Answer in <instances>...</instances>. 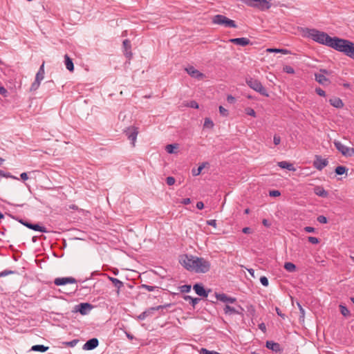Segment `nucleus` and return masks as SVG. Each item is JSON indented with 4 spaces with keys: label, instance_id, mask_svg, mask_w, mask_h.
<instances>
[{
    "label": "nucleus",
    "instance_id": "f257e3e1",
    "mask_svg": "<svg viewBox=\"0 0 354 354\" xmlns=\"http://www.w3.org/2000/svg\"><path fill=\"white\" fill-rule=\"evenodd\" d=\"M180 264L189 271L196 273H206L210 270L209 261L193 255L184 254L180 257Z\"/></svg>",
    "mask_w": 354,
    "mask_h": 354
},
{
    "label": "nucleus",
    "instance_id": "f03ea898",
    "mask_svg": "<svg viewBox=\"0 0 354 354\" xmlns=\"http://www.w3.org/2000/svg\"><path fill=\"white\" fill-rule=\"evenodd\" d=\"M330 47L354 59V43L349 40L334 37Z\"/></svg>",
    "mask_w": 354,
    "mask_h": 354
},
{
    "label": "nucleus",
    "instance_id": "7ed1b4c3",
    "mask_svg": "<svg viewBox=\"0 0 354 354\" xmlns=\"http://www.w3.org/2000/svg\"><path fill=\"white\" fill-rule=\"evenodd\" d=\"M307 36L310 37L315 41L330 47V44L333 41V37L327 33L319 31L317 29L306 28Z\"/></svg>",
    "mask_w": 354,
    "mask_h": 354
},
{
    "label": "nucleus",
    "instance_id": "20e7f679",
    "mask_svg": "<svg viewBox=\"0 0 354 354\" xmlns=\"http://www.w3.org/2000/svg\"><path fill=\"white\" fill-rule=\"evenodd\" d=\"M246 83L251 88L259 93L261 95L266 97L269 96L266 89L258 80L249 77L246 79Z\"/></svg>",
    "mask_w": 354,
    "mask_h": 354
},
{
    "label": "nucleus",
    "instance_id": "39448f33",
    "mask_svg": "<svg viewBox=\"0 0 354 354\" xmlns=\"http://www.w3.org/2000/svg\"><path fill=\"white\" fill-rule=\"evenodd\" d=\"M212 23L214 24L224 26L225 27L236 28L234 21L222 15H216L212 17Z\"/></svg>",
    "mask_w": 354,
    "mask_h": 354
},
{
    "label": "nucleus",
    "instance_id": "423d86ee",
    "mask_svg": "<svg viewBox=\"0 0 354 354\" xmlns=\"http://www.w3.org/2000/svg\"><path fill=\"white\" fill-rule=\"evenodd\" d=\"M334 145L336 149L344 156L351 157L354 155V148H351L344 146L339 141L335 140Z\"/></svg>",
    "mask_w": 354,
    "mask_h": 354
},
{
    "label": "nucleus",
    "instance_id": "0eeeda50",
    "mask_svg": "<svg viewBox=\"0 0 354 354\" xmlns=\"http://www.w3.org/2000/svg\"><path fill=\"white\" fill-rule=\"evenodd\" d=\"M171 306V304H167L165 305H160L156 307H151L148 309H147L145 311L142 313L138 317V319L140 320L145 319L147 317L151 315L154 311L158 310H162L165 308H167V307H170Z\"/></svg>",
    "mask_w": 354,
    "mask_h": 354
},
{
    "label": "nucleus",
    "instance_id": "6e6552de",
    "mask_svg": "<svg viewBox=\"0 0 354 354\" xmlns=\"http://www.w3.org/2000/svg\"><path fill=\"white\" fill-rule=\"evenodd\" d=\"M124 133L128 139L131 141V144L134 147L137 136L138 134V128L133 126L129 127L124 131Z\"/></svg>",
    "mask_w": 354,
    "mask_h": 354
},
{
    "label": "nucleus",
    "instance_id": "1a4fd4ad",
    "mask_svg": "<svg viewBox=\"0 0 354 354\" xmlns=\"http://www.w3.org/2000/svg\"><path fill=\"white\" fill-rule=\"evenodd\" d=\"M19 222L24 225V226L27 227L29 229H31L35 231H39L41 232H47V230L45 227L39 225L38 223H31L26 221H24L23 219L19 220Z\"/></svg>",
    "mask_w": 354,
    "mask_h": 354
},
{
    "label": "nucleus",
    "instance_id": "9d476101",
    "mask_svg": "<svg viewBox=\"0 0 354 354\" xmlns=\"http://www.w3.org/2000/svg\"><path fill=\"white\" fill-rule=\"evenodd\" d=\"M93 307L89 303H81L75 306V312H79L81 315H85L88 313Z\"/></svg>",
    "mask_w": 354,
    "mask_h": 354
},
{
    "label": "nucleus",
    "instance_id": "9b49d317",
    "mask_svg": "<svg viewBox=\"0 0 354 354\" xmlns=\"http://www.w3.org/2000/svg\"><path fill=\"white\" fill-rule=\"evenodd\" d=\"M328 164L327 159H323L321 156L316 155L315 160L313 162V166L318 170H322Z\"/></svg>",
    "mask_w": 354,
    "mask_h": 354
},
{
    "label": "nucleus",
    "instance_id": "f8f14e48",
    "mask_svg": "<svg viewBox=\"0 0 354 354\" xmlns=\"http://www.w3.org/2000/svg\"><path fill=\"white\" fill-rule=\"evenodd\" d=\"M193 289L196 292V293L203 297H207L208 296V294L209 292H211V290H205L203 285L201 283H196L193 286Z\"/></svg>",
    "mask_w": 354,
    "mask_h": 354
},
{
    "label": "nucleus",
    "instance_id": "ddd939ff",
    "mask_svg": "<svg viewBox=\"0 0 354 354\" xmlns=\"http://www.w3.org/2000/svg\"><path fill=\"white\" fill-rule=\"evenodd\" d=\"M77 283V280L72 277H59V278H56L55 280H54V283L56 285V286H64L67 283Z\"/></svg>",
    "mask_w": 354,
    "mask_h": 354
},
{
    "label": "nucleus",
    "instance_id": "4468645a",
    "mask_svg": "<svg viewBox=\"0 0 354 354\" xmlns=\"http://www.w3.org/2000/svg\"><path fill=\"white\" fill-rule=\"evenodd\" d=\"M123 51L125 57L130 59L132 57L133 53L131 52V41L129 39H124L122 42Z\"/></svg>",
    "mask_w": 354,
    "mask_h": 354
},
{
    "label": "nucleus",
    "instance_id": "2eb2a0df",
    "mask_svg": "<svg viewBox=\"0 0 354 354\" xmlns=\"http://www.w3.org/2000/svg\"><path fill=\"white\" fill-rule=\"evenodd\" d=\"M99 344V341L97 338H92L88 339L83 346L82 348L86 351H90L95 348Z\"/></svg>",
    "mask_w": 354,
    "mask_h": 354
},
{
    "label": "nucleus",
    "instance_id": "dca6fc26",
    "mask_svg": "<svg viewBox=\"0 0 354 354\" xmlns=\"http://www.w3.org/2000/svg\"><path fill=\"white\" fill-rule=\"evenodd\" d=\"M215 295H216V297L218 300L225 302V303L233 304L236 301V298L228 297L227 295H226L224 293L221 294V293L216 292Z\"/></svg>",
    "mask_w": 354,
    "mask_h": 354
},
{
    "label": "nucleus",
    "instance_id": "f3484780",
    "mask_svg": "<svg viewBox=\"0 0 354 354\" xmlns=\"http://www.w3.org/2000/svg\"><path fill=\"white\" fill-rule=\"evenodd\" d=\"M186 71L187 73L191 75L192 77L196 79H202L204 77V74L196 70L194 66H189L186 68Z\"/></svg>",
    "mask_w": 354,
    "mask_h": 354
},
{
    "label": "nucleus",
    "instance_id": "a211bd4d",
    "mask_svg": "<svg viewBox=\"0 0 354 354\" xmlns=\"http://www.w3.org/2000/svg\"><path fill=\"white\" fill-rule=\"evenodd\" d=\"M229 42L241 46H245L250 44V39L246 37L230 39H229Z\"/></svg>",
    "mask_w": 354,
    "mask_h": 354
},
{
    "label": "nucleus",
    "instance_id": "6ab92c4d",
    "mask_svg": "<svg viewBox=\"0 0 354 354\" xmlns=\"http://www.w3.org/2000/svg\"><path fill=\"white\" fill-rule=\"evenodd\" d=\"M224 310V313L225 314H228V315H233V314H239V315H241L242 314V312L244 310L243 308L239 306V309H236L233 307H231L229 305H226L223 309Z\"/></svg>",
    "mask_w": 354,
    "mask_h": 354
},
{
    "label": "nucleus",
    "instance_id": "aec40b11",
    "mask_svg": "<svg viewBox=\"0 0 354 354\" xmlns=\"http://www.w3.org/2000/svg\"><path fill=\"white\" fill-rule=\"evenodd\" d=\"M315 78L317 82H319L320 84H322L324 86L328 85L330 83V81L329 80V79L326 77V76L324 75V74L315 73Z\"/></svg>",
    "mask_w": 354,
    "mask_h": 354
},
{
    "label": "nucleus",
    "instance_id": "412c9836",
    "mask_svg": "<svg viewBox=\"0 0 354 354\" xmlns=\"http://www.w3.org/2000/svg\"><path fill=\"white\" fill-rule=\"evenodd\" d=\"M266 346L268 349H270L276 353L280 352L281 351L280 344L273 341H267Z\"/></svg>",
    "mask_w": 354,
    "mask_h": 354
},
{
    "label": "nucleus",
    "instance_id": "4be33fe9",
    "mask_svg": "<svg viewBox=\"0 0 354 354\" xmlns=\"http://www.w3.org/2000/svg\"><path fill=\"white\" fill-rule=\"evenodd\" d=\"M329 102L330 105L337 109H341L344 106V103L339 97H335L331 98L329 100Z\"/></svg>",
    "mask_w": 354,
    "mask_h": 354
},
{
    "label": "nucleus",
    "instance_id": "5701e85b",
    "mask_svg": "<svg viewBox=\"0 0 354 354\" xmlns=\"http://www.w3.org/2000/svg\"><path fill=\"white\" fill-rule=\"evenodd\" d=\"M314 193L321 197L326 198L328 196V193L322 186H316L314 188Z\"/></svg>",
    "mask_w": 354,
    "mask_h": 354
},
{
    "label": "nucleus",
    "instance_id": "b1692460",
    "mask_svg": "<svg viewBox=\"0 0 354 354\" xmlns=\"http://www.w3.org/2000/svg\"><path fill=\"white\" fill-rule=\"evenodd\" d=\"M64 62H65L66 68L70 72H73L74 71V64H73L72 59L68 55H64Z\"/></svg>",
    "mask_w": 354,
    "mask_h": 354
},
{
    "label": "nucleus",
    "instance_id": "393cba45",
    "mask_svg": "<svg viewBox=\"0 0 354 354\" xmlns=\"http://www.w3.org/2000/svg\"><path fill=\"white\" fill-rule=\"evenodd\" d=\"M109 279L113 283L114 286L115 288H117V289H118L117 290V292L118 294L119 292H120V288H122L123 286H124L123 282H122L119 279H118L116 278H114V277H109Z\"/></svg>",
    "mask_w": 354,
    "mask_h": 354
},
{
    "label": "nucleus",
    "instance_id": "a878e982",
    "mask_svg": "<svg viewBox=\"0 0 354 354\" xmlns=\"http://www.w3.org/2000/svg\"><path fill=\"white\" fill-rule=\"evenodd\" d=\"M278 166L282 169H286L289 171H295L293 165L286 161H281L278 162Z\"/></svg>",
    "mask_w": 354,
    "mask_h": 354
},
{
    "label": "nucleus",
    "instance_id": "bb28decb",
    "mask_svg": "<svg viewBox=\"0 0 354 354\" xmlns=\"http://www.w3.org/2000/svg\"><path fill=\"white\" fill-rule=\"evenodd\" d=\"M183 299L185 301H189L190 304L192 306V307L194 308H195L196 305L201 301L200 298H197V297L193 298L192 297L189 296V295H185L183 297Z\"/></svg>",
    "mask_w": 354,
    "mask_h": 354
},
{
    "label": "nucleus",
    "instance_id": "cd10ccee",
    "mask_svg": "<svg viewBox=\"0 0 354 354\" xmlns=\"http://www.w3.org/2000/svg\"><path fill=\"white\" fill-rule=\"evenodd\" d=\"M48 350V346H45L44 345H34L32 346L31 348V351H37V352H46V351Z\"/></svg>",
    "mask_w": 354,
    "mask_h": 354
},
{
    "label": "nucleus",
    "instance_id": "c85d7f7f",
    "mask_svg": "<svg viewBox=\"0 0 354 354\" xmlns=\"http://www.w3.org/2000/svg\"><path fill=\"white\" fill-rule=\"evenodd\" d=\"M283 267H284V268L287 271H288L290 272H295L296 271V268H297L296 266L294 263H291V262H286V263H285Z\"/></svg>",
    "mask_w": 354,
    "mask_h": 354
},
{
    "label": "nucleus",
    "instance_id": "c756f323",
    "mask_svg": "<svg viewBox=\"0 0 354 354\" xmlns=\"http://www.w3.org/2000/svg\"><path fill=\"white\" fill-rule=\"evenodd\" d=\"M267 51L270 53H281L284 55L290 53V51L285 48H268Z\"/></svg>",
    "mask_w": 354,
    "mask_h": 354
},
{
    "label": "nucleus",
    "instance_id": "7c9ffc66",
    "mask_svg": "<svg viewBox=\"0 0 354 354\" xmlns=\"http://www.w3.org/2000/svg\"><path fill=\"white\" fill-rule=\"evenodd\" d=\"M178 148V144H170L167 145L165 147V149L167 153H175L174 149H177Z\"/></svg>",
    "mask_w": 354,
    "mask_h": 354
},
{
    "label": "nucleus",
    "instance_id": "2f4dec72",
    "mask_svg": "<svg viewBox=\"0 0 354 354\" xmlns=\"http://www.w3.org/2000/svg\"><path fill=\"white\" fill-rule=\"evenodd\" d=\"M348 169L345 166H337L335 169V172L337 175H342L346 173Z\"/></svg>",
    "mask_w": 354,
    "mask_h": 354
},
{
    "label": "nucleus",
    "instance_id": "473e14b6",
    "mask_svg": "<svg viewBox=\"0 0 354 354\" xmlns=\"http://www.w3.org/2000/svg\"><path fill=\"white\" fill-rule=\"evenodd\" d=\"M339 309L343 316L348 317L351 315L349 310L345 306L339 305Z\"/></svg>",
    "mask_w": 354,
    "mask_h": 354
},
{
    "label": "nucleus",
    "instance_id": "72a5a7b5",
    "mask_svg": "<svg viewBox=\"0 0 354 354\" xmlns=\"http://www.w3.org/2000/svg\"><path fill=\"white\" fill-rule=\"evenodd\" d=\"M204 167L205 164L203 163L201 165H200L197 169H193L192 171V175L194 176H198L201 173Z\"/></svg>",
    "mask_w": 354,
    "mask_h": 354
},
{
    "label": "nucleus",
    "instance_id": "f704fd0d",
    "mask_svg": "<svg viewBox=\"0 0 354 354\" xmlns=\"http://www.w3.org/2000/svg\"><path fill=\"white\" fill-rule=\"evenodd\" d=\"M40 82L35 80L32 83L31 86L30 88V91H37L40 85Z\"/></svg>",
    "mask_w": 354,
    "mask_h": 354
},
{
    "label": "nucleus",
    "instance_id": "c9c22d12",
    "mask_svg": "<svg viewBox=\"0 0 354 354\" xmlns=\"http://www.w3.org/2000/svg\"><path fill=\"white\" fill-rule=\"evenodd\" d=\"M283 71L285 73H287L288 74H294L295 73L294 68L292 66H288V65L283 66Z\"/></svg>",
    "mask_w": 354,
    "mask_h": 354
},
{
    "label": "nucleus",
    "instance_id": "e433bc0d",
    "mask_svg": "<svg viewBox=\"0 0 354 354\" xmlns=\"http://www.w3.org/2000/svg\"><path fill=\"white\" fill-rule=\"evenodd\" d=\"M245 113L248 115L253 117H256V112L254 110L250 107H247L245 109Z\"/></svg>",
    "mask_w": 354,
    "mask_h": 354
},
{
    "label": "nucleus",
    "instance_id": "4c0bfd02",
    "mask_svg": "<svg viewBox=\"0 0 354 354\" xmlns=\"http://www.w3.org/2000/svg\"><path fill=\"white\" fill-rule=\"evenodd\" d=\"M16 271L6 270L0 272V278L6 277L8 274H15Z\"/></svg>",
    "mask_w": 354,
    "mask_h": 354
},
{
    "label": "nucleus",
    "instance_id": "58836bf2",
    "mask_svg": "<svg viewBox=\"0 0 354 354\" xmlns=\"http://www.w3.org/2000/svg\"><path fill=\"white\" fill-rule=\"evenodd\" d=\"M214 126L213 122L209 118H205L204 122V127L207 128H212Z\"/></svg>",
    "mask_w": 354,
    "mask_h": 354
},
{
    "label": "nucleus",
    "instance_id": "ea45409f",
    "mask_svg": "<svg viewBox=\"0 0 354 354\" xmlns=\"http://www.w3.org/2000/svg\"><path fill=\"white\" fill-rule=\"evenodd\" d=\"M181 292H189L191 290L190 285H183L180 287Z\"/></svg>",
    "mask_w": 354,
    "mask_h": 354
},
{
    "label": "nucleus",
    "instance_id": "a19ab883",
    "mask_svg": "<svg viewBox=\"0 0 354 354\" xmlns=\"http://www.w3.org/2000/svg\"><path fill=\"white\" fill-rule=\"evenodd\" d=\"M200 354H219V353L214 351H210L206 348H203L200 351Z\"/></svg>",
    "mask_w": 354,
    "mask_h": 354
},
{
    "label": "nucleus",
    "instance_id": "79ce46f5",
    "mask_svg": "<svg viewBox=\"0 0 354 354\" xmlns=\"http://www.w3.org/2000/svg\"><path fill=\"white\" fill-rule=\"evenodd\" d=\"M308 241L312 244H317L319 243V239L315 236H308Z\"/></svg>",
    "mask_w": 354,
    "mask_h": 354
},
{
    "label": "nucleus",
    "instance_id": "37998d69",
    "mask_svg": "<svg viewBox=\"0 0 354 354\" xmlns=\"http://www.w3.org/2000/svg\"><path fill=\"white\" fill-rule=\"evenodd\" d=\"M176 182V179L172 176H168L166 178V183L168 185H173Z\"/></svg>",
    "mask_w": 354,
    "mask_h": 354
},
{
    "label": "nucleus",
    "instance_id": "c03bdc74",
    "mask_svg": "<svg viewBox=\"0 0 354 354\" xmlns=\"http://www.w3.org/2000/svg\"><path fill=\"white\" fill-rule=\"evenodd\" d=\"M317 220L320 223H327L328 219L325 216L320 215L317 218Z\"/></svg>",
    "mask_w": 354,
    "mask_h": 354
},
{
    "label": "nucleus",
    "instance_id": "a18cd8bd",
    "mask_svg": "<svg viewBox=\"0 0 354 354\" xmlns=\"http://www.w3.org/2000/svg\"><path fill=\"white\" fill-rule=\"evenodd\" d=\"M260 282L263 286H268L269 284L268 279L266 277L263 276L260 278Z\"/></svg>",
    "mask_w": 354,
    "mask_h": 354
},
{
    "label": "nucleus",
    "instance_id": "49530a36",
    "mask_svg": "<svg viewBox=\"0 0 354 354\" xmlns=\"http://www.w3.org/2000/svg\"><path fill=\"white\" fill-rule=\"evenodd\" d=\"M141 288H145V289L147 290L148 291H153L158 287H156V286H149V285H147V284H142V285H141Z\"/></svg>",
    "mask_w": 354,
    "mask_h": 354
},
{
    "label": "nucleus",
    "instance_id": "de8ad7c7",
    "mask_svg": "<svg viewBox=\"0 0 354 354\" xmlns=\"http://www.w3.org/2000/svg\"><path fill=\"white\" fill-rule=\"evenodd\" d=\"M79 342L78 339H73L71 342H64V344L68 346H71V347H73L75 346L77 343Z\"/></svg>",
    "mask_w": 354,
    "mask_h": 354
},
{
    "label": "nucleus",
    "instance_id": "09e8293b",
    "mask_svg": "<svg viewBox=\"0 0 354 354\" xmlns=\"http://www.w3.org/2000/svg\"><path fill=\"white\" fill-rule=\"evenodd\" d=\"M270 196L277 197L281 195V192L279 190H271L269 192Z\"/></svg>",
    "mask_w": 354,
    "mask_h": 354
},
{
    "label": "nucleus",
    "instance_id": "8fccbe9b",
    "mask_svg": "<svg viewBox=\"0 0 354 354\" xmlns=\"http://www.w3.org/2000/svg\"><path fill=\"white\" fill-rule=\"evenodd\" d=\"M219 112L223 116H227L228 115V111L222 106H219Z\"/></svg>",
    "mask_w": 354,
    "mask_h": 354
},
{
    "label": "nucleus",
    "instance_id": "3c124183",
    "mask_svg": "<svg viewBox=\"0 0 354 354\" xmlns=\"http://www.w3.org/2000/svg\"><path fill=\"white\" fill-rule=\"evenodd\" d=\"M315 92L317 95H319L320 96L324 97L326 95L325 91L323 89H322L321 88H316Z\"/></svg>",
    "mask_w": 354,
    "mask_h": 354
},
{
    "label": "nucleus",
    "instance_id": "603ef678",
    "mask_svg": "<svg viewBox=\"0 0 354 354\" xmlns=\"http://www.w3.org/2000/svg\"><path fill=\"white\" fill-rule=\"evenodd\" d=\"M273 142L275 145H278L281 142V138L279 136L275 134L273 138Z\"/></svg>",
    "mask_w": 354,
    "mask_h": 354
},
{
    "label": "nucleus",
    "instance_id": "864d4df0",
    "mask_svg": "<svg viewBox=\"0 0 354 354\" xmlns=\"http://www.w3.org/2000/svg\"><path fill=\"white\" fill-rule=\"evenodd\" d=\"M297 305H298V307H299V309L300 311V314H301L300 318H302V319L304 320V315H305L304 309L302 308V306H301V304L299 303H297Z\"/></svg>",
    "mask_w": 354,
    "mask_h": 354
},
{
    "label": "nucleus",
    "instance_id": "5fc2aeb1",
    "mask_svg": "<svg viewBox=\"0 0 354 354\" xmlns=\"http://www.w3.org/2000/svg\"><path fill=\"white\" fill-rule=\"evenodd\" d=\"M188 106L189 107L194 108V109H198V104L196 101H194V100L191 101L189 103Z\"/></svg>",
    "mask_w": 354,
    "mask_h": 354
},
{
    "label": "nucleus",
    "instance_id": "6e6d98bb",
    "mask_svg": "<svg viewBox=\"0 0 354 354\" xmlns=\"http://www.w3.org/2000/svg\"><path fill=\"white\" fill-rule=\"evenodd\" d=\"M275 310H276V312H277V315H278L279 317H281L282 319H284L286 317V315H285V314H283V313H281V310H280L278 307H276V308H275Z\"/></svg>",
    "mask_w": 354,
    "mask_h": 354
},
{
    "label": "nucleus",
    "instance_id": "4d7b16f0",
    "mask_svg": "<svg viewBox=\"0 0 354 354\" xmlns=\"http://www.w3.org/2000/svg\"><path fill=\"white\" fill-rule=\"evenodd\" d=\"M44 64H45V62H43L42 64L41 65V66H40V68H39V71H37V73H39V74L44 75V74H45Z\"/></svg>",
    "mask_w": 354,
    "mask_h": 354
},
{
    "label": "nucleus",
    "instance_id": "13d9d810",
    "mask_svg": "<svg viewBox=\"0 0 354 354\" xmlns=\"http://www.w3.org/2000/svg\"><path fill=\"white\" fill-rule=\"evenodd\" d=\"M207 224L214 227H216V221L214 219L207 221Z\"/></svg>",
    "mask_w": 354,
    "mask_h": 354
},
{
    "label": "nucleus",
    "instance_id": "bf43d9fd",
    "mask_svg": "<svg viewBox=\"0 0 354 354\" xmlns=\"http://www.w3.org/2000/svg\"><path fill=\"white\" fill-rule=\"evenodd\" d=\"M330 73H331V72H330V71H328V70H326V69L321 68V69L319 70V73L318 74H324V75H330Z\"/></svg>",
    "mask_w": 354,
    "mask_h": 354
},
{
    "label": "nucleus",
    "instance_id": "052dcab7",
    "mask_svg": "<svg viewBox=\"0 0 354 354\" xmlns=\"http://www.w3.org/2000/svg\"><path fill=\"white\" fill-rule=\"evenodd\" d=\"M8 91L7 90L2 86H0V94L6 96Z\"/></svg>",
    "mask_w": 354,
    "mask_h": 354
},
{
    "label": "nucleus",
    "instance_id": "680f3d73",
    "mask_svg": "<svg viewBox=\"0 0 354 354\" xmlns=\"http://www.w3.org/2000/svg\"><path fill=\"white\" fill-rule=\"evenodd\" d=\"M315 229L313 227L307 226L304 227V231L306 232H314Z\"/></svg>",
    "mask_w": 354,
    "mask_h": 354
},
{
    "label": "nucleus",
    "instance_id": "e2e57ef3",
    "mask_svg": "<svg viewBox=\"0 0 354 354\" xmlns=\"http://www.w3.org/2000/svg\"><path fill=\"white\" fill-rule=\"evenodd\" d=\"M242 232L245 234H250L252 232V230L250 227H245L243 228Z\"/></svg>",
    "mask_w": 354,
    "mask_h": 354
},
{
    "label": "nucleus",
    "instance_id": "0e129e2a",
    "mask_svg": "<svg viewBox=\"0 0 354 354\" xmlns=\"http://www.w3.org/2000/svg\"><path fill=\"white\" fill-rule=\"evenodd\" d=\"M44 78V75L37 73L35 76V80H37L41 82V81Z\"/></svg>",
    "mask_w": 354,
    "mask_h": 354
},
{
    "label": "nucleus",
    "instance_id": "69168bd1",
    "mask_svg": "<svg viewBox=\"0 0 354 354\" xmlns=\"http://www.w3.org/2000/svg\"><path fill=\"white\" fill-rule=\"evenodd\" d=\"M227 101L229 102V103H234L235 102V98L232 96V95H228L227 97Z\"/></svg>",
    "mask_w": 354,
    "mask_h": 354
},
{
    "label": "nucleus",
    "instance_id": "338daca9",
    "mask_svg": "<svg viewBox=\"0 0 354 354\" xmlns=\"http://www.w3.org/2000/svg\"><path fill=\"white\" fill-rule=\"evenodd\" d=\"M196 207H197L198 209H203V207H204V203H203L202 201H198V202H197V203H196Z\"/></svg>",
    "mask_w": 354,
    "mask_h": 354
},
{
    "label": "nucleus",
    "instance_id": "774afa93",
    "mask_svg": "<svg viewBox=\"0 0 354 354\" xmlns=\"http://www.w3.org/2000/svg\"><path fill=\"white\" fill-rule=\"evenodd\" d=\"M191 203V200L189 198H184L183 199V201H181V203L183 204V205H188Z\"/></svg>",
    "mask_w": 354,
    "mask_h": 354
}]
</instances>
